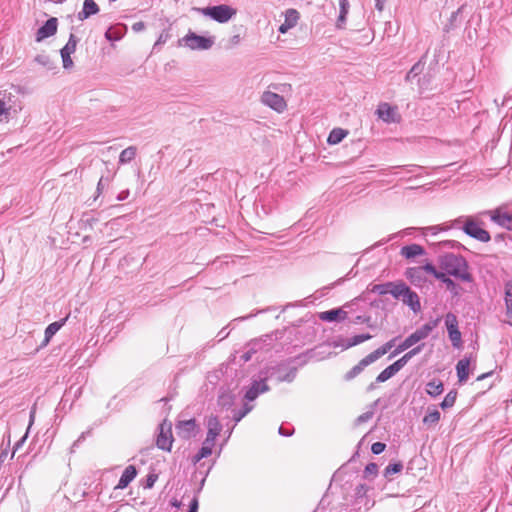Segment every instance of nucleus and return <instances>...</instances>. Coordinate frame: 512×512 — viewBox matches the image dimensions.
Instances as JSON below:
<instances>
[{
	"instance_id": "obj_5",
	"label": "nucleus",
	"mask_w": 512,
	"mask_h": 512,
	"mask_svg": "<svg viewBox=\"0 0 512 512\" xmlns=\"http://www.w3.org/2000/svg\"><path fill=\"white\" fill-rule=\"evenodd\" d=\"M215 43V37H205L189 31L179 40V45L191 50H209Z\"/></svg>"
},
{
	"instance_id": "obj_3",
	"label": "nucleus",
	"mask_w": 512,
	"mask_h": 512,
	"mask_svg": "<svg viewBox=\"0 0 512 512\" xmlns=\"http://www.w3.org/2000/svg\"><path fill=\"white\" fill-rule=\"evenodd\" d=\"M462 221H464L462 230L469 237L474 238L483 243H487L491 240L489 232L481 228L472 217H459L453 221L452 227H457L458 224H460Z\"/></svg>"
},
{
	"instance_id": "obj_34",
	"label": "nucleus",
	"mask_w": 512,
	"mask_h": 512,
	"mask_svg": "<svg viewBox=\"0 0 512 512\" xmlns=\"http://www.w3.org/2000/svg\"><path fill=\"white\" fill-rule=\"evenodd\" d=\"M395 341L396 338L391 339L381 347L371 352L370 355L373 357L375 361H377L380 357L384 356L394 346Z\"/></svg>"
},
{
	"instance_id": "obj_4",
	"label": "nucleus",
	"mask_w": 512,
	"mask_h": 512,
	"mask_svg": "<svg viewBox=\"0 0 512 512\" xmlns=\"http://www.w3.org/2000/svg\"><path fill=\"white\" fill-rule=\"evenodd\" d=\"M391 295L401 300L403 304L407 305L414 313H418L421 310V304L418 294L411 290V288L403 281L398 283V288L391 291Z\"/></svg>"
},
{
	"instance_id": "obj_28",
	"label": "nucleus",
	"mask_w": 512,
	"mask_h": 512,
	"mask_svg": "<svg viewBox=\"0 0 512 512\" xmlns=\"http://www.w3.org/2000/svg\"><path fill=\"white\" fill-rule=\"evenodd\" d=\"M125 32H126V26L119 24L115 27L109 28L105 32V38L108 41H118L124 36Z\"/></svg>"
},
{
	"instance_id": "obj_36",
	"label": "nucleus",
	"mask_w": 512,
	"mask_h": 512,
	"mask_svg": "<svg viewBox=\"0 0 512 512\" xmlns=\"http://www.w3.org/2000/svg\"><path fill=\"white\" fill-rule=\"evenodd\" d=\"M235 396L230 392H223L218 397V405L222 408L229 409L234 404Z\"/></svg>"
},
{
	"instance_id": "obj_1",
	"label": "nucleus",
	"mask_w": 512,
	"mask_h": 512,
	"mask_svg": "<svg viewBox=\"0 0 512 512\" xmlns=\"http://www.w3.org/2000/svg\"><path fill=\"white\" fill-rule=\"evenodd\" d=\"M438 262L440 268L448 275L464 282L472 281V275L468 271V262L463 256L453 253H446L439 257Z\"/></svg>"
},
{
	"instance_id": "obj_57",
	"label": "nucleus",
	"mask_w": 512,
	"mask_h": 512,
	"mask_svg": "<svg viewBox=\"0 0 512 512\" xmlns=\"http://www.w3.org/2000/svg\"><path fill=\"white\" fill-rule=\"evenodd\" d=\"M372 416H373L372 412H365V413L361 414L360 416H358V418L356 419V422L358 424L364 423V422L370 420L372 418Z\"/></svg>"
},
{
	"instance_id": "obj_16",
	"label": "nucleus",
	"mask_w": 512,
	"mask_h": 512,
	"mask_svg": "<svg viewBox=\"0 0 512 512\" xmlns=\"http://www.w3.org/2000/svg\"><path fill=\"white\" fill-rule=\"evenodd\" d=\"M375 360L373 357L368 354L363 359H361L358 364H356L354 367H352L345 375L344 380L345 381H351L354 378H356L359 374L362 373V371L369 366L370 364L374 363Z\"/></svg>"
},
{
	"instance_id": "obj_44",
	"label": "nucleus",
	"mask_w": 512,
	"mask_h": 512,
	"mask_svg": "<svg viewBox=\"0 0 512 512\" xmlns=\"http://www.w3.org/2000/svg\"><path fill=\"white\" fill-rule=\"evenodd\" d=\"M348 1L347 0H340V15L337 20V26L341 27V23H344L346 14L348 12Z\"/></svg>"
},
{
	"instance_id": "obj_43",
	"label": "nucleus",
	"mask_w": 512,
	"mask_h": 512,
	"mask_svg": "<svg viewBox=\"0 0 512 512\" xmlns=\"http://www.w3.org/2000/svg\"><path fill=\"white\" fill-rule=\"evenodd\" d=\"M296 374H297V368L292 367L284 374L279 373L277 380L279 382H292L295 379Z\"/></svg>"
},
{
	"instance_id": "obj_38",
	"label": "nucleus",
	"mask_w": 512,
	"mask_h": 512,
	"mask_svg": "<svg viewBox=\"0 0 512 512\" xmlns=\"http://www.w3.org/2000/svg\"><path fill=\"white\" fill-rule=\"evenodd\" d=\"M253 407V405L245 403L240 410L233 411V420L235 423L240 422L250 411H252Z\"/></svg>"
},
{
	"instance_id": "obj_9",
	"label": "nucleus",
	"mask_w": 512,
	"mask_h": 512,
	"mask_svg": "<svg viewBox=\"0 0 512 512\" xmlns=\"http://www.w3.org/2000/svg\"><path fill=\"white\" fill-rule=\"evenodd\" d=\"M77 43H78L77 37L74 34H70L68 42L60 50L64 69H70L73 67L74 63L71 59V54H73L75 52Z\"/></svg>"
},
{
	"instance_id": "obj_51",
	"label": "nucleus",
	"mask_w": 512,
	"mask_h": 512,
	"mask_svg": "<svg viewBox=\"0 0 512 512\" xmlns=\"http://www.w3.org/2000/svg\"><path fill=\"white\" fill-rule=\"evenodd\" d=\"M449 291H451L454 295L458 294V286L455 282L449 277V279L445 280L444 283Z\"/></svg>"
},
{
	"instance_id": "obj_39",
	"label": "nucleus",
	"mask_w": 512,
	"mask_h": 512,
	"mask_svg": "<svg viewBox=\"0 0 512 512\" xmlns=\"http://www.w3.org/2000/svg\"><path fill=\"white\" fill-rule=\"evenodd\" d=\"M456 397H457V392L455 390H451L444 397L443 401L440 404V407L443 410L451 408L455 404Z\"/></svg>"
},
{
	"instance_id": "obj_37",
	"label": "nucleus",
	"mask_w": 512,
	"mask_h": 512,
	"mask_svg": "<svg viewBox=\"0 0 512 512\" xmlns=\"http://www.w3.org/2000/svg\"><path fill=\"white\" fill-rule=\"evenodd\" d=\"M425 66V62L423 59H420L417 63H415L412 68L409 70V72L406 75V81H411L415 77H417L419 74L422 73Z\"/></svg>"
},
{
	"instance_id": "obj_41",
	"label": "nucleus",
	"mask_w": 512,
	"mask_h": 512,
	"mask_svg": "<svg viewBox=\"0 0 512 512\" xmlns=\"http://www.w3.org/2000/svg\"><path fill=\"white\" fill-rule=\"evenodd\" d=\"M406 276L412 282L420 281V280H422V276H423L422 268L420 266L408 268L406 271Z\"/></svg>"
},
{
	"instance_id": "obj_12",
	"label": "nucleus",
	"mask_w": 512,
	"mask_h": 512,
	"mask_svg": "<svg viewBox=\"0 0 512 512\" xmlns=\"http://www.w3.org/2000/svg\"><path fill=\"white\" fill-rule=\"evenodd\" d=\"M270 390L265 380H254L251 386L248 388L244 395V399L247 401H254L261 393H265Z\"/></svg>"
},
{
	"instance_id": "obj_8",
	"label": "nucleus",
	"mask_w": 512,
	"mask_h": 512,
	"mask_svg": "<svg viewBox=\"0 0 512 512\" xmlns=\"http://www.w3.org/2000/svg\"><path fill=\"white\" fill-rule=\"evenodd\" d=\"M261 101L263 104L277 112L284 111L287 106L283 96L272 91H265L261 96Z\"/></svg>"
},
{
	"instance_id": "obj_30",
	"label": "nucleus",
	"mask_w": 512,
	"mask_h": 512,
	"mask_svg": "<svg viewBox=\"0 0 512 512\" xmlns=\"http://www.w3.org/2000/svg\"><path fill=\"white\" fill-rule=\"evenodd\" d=\"M207 434L218 436L222 430V424L220 423L217 416L211 415L207 419Z\"/></svg>"
},
{
	"instance_id": "obj_32",
	"label": "nucleus",
	"mask_w": 512,
	"mask_h": 512,
	"mask_svg": "<svg viewBox=\"0 0 512 512\" xmlns=\"http://www.w3.org/2000/svg\"><path fill=\"white\" fill-rule=\"evenodd\" d=\"M426 392L431 397H437L443 392V383L440 380L429 381L426 385Z\"/></svg>"
},
{
	"instance_id": "obj_15",
	"label": "nucleus",
	"mask_w": 512,
	"mask_h": 512,
	"mask_svg": "<svg viewBox=\"0 0 512 512\" xmlns=\"http://www.w3.org/2000/svg\"><path fill=\"white\" fill-rule=\"evenodd\" d=\"M165 423L160 425V433L157 437L156 444L159 449L170 451L172 447L173 437L171 433V425H168L167 430H164Z\"/></svg>"
},
{
	"instance_id": "obj_45",
	"label": "nucleus",
	"mask_w": 512,
	"mask_h": 512,
	"mask_svg": "<svg viewBox=\"0 0 512 512\" xmlns=\"http://www.w3.org/2000/svg\"><path fill=\"white\" fill-rule=\"evenodd\" d=\"M212 454V450L209 447L202 446L198 453L193 457V463L196 464L203 458H206Z\"/></svg>"
},
{
	"instance_id": "obj_48",
	"label": "nucleus",
	"mask_w": 512,
	"mask_h": 512,
	"mask_svg": "<svg viewBox=\"0 0 512 512\" xmlns=\"http://www.w3.org/2000/svg\"><path fill=\"white\" fill-rule=\"evenodd\" d=\"M110 180H111L110 177L101 176V178L98 181L97 188H96L97 196H99L102 193V191L104 190V188L109 185Z\"/></svg>"
},
{
	"instance_id": "obj_31",
	"label": "nucleus",
	"mask_w": 512,
	"mask_h": 512,
	"mask_svg": "<svg viewBox=\"0 0 512 512\" xmlns=\"http://www.w3.org/2000/svg\"><path fill=\"white\" fill-rule=\"evenodd\" d=\"M347 134H348L347 130H344L342 128H334L330 132V134L327 138V142L331 145H336V144L340 143L346 137Z\"/></svg>"
},
{
	"instance_id": "obj_33",
	"label": "nucleus",
	"mask_w": 512,
	"mask_h": 512,
	"mask_svg": "<svg viewBox=\"0 0 512 512\" xmlns=\"http://www.w3.org/2000/svg\"><path fill=\"white\" fill-rule=\"evenodd\" d=\"M137 153V148L135 146H129L126 149H124L119 156V163L120 164H127L130 161H132Z\"/></svg>"
},
{
	"instance_id": "obj_40",
	"label": "nucleus",
	"mask_w": 512,
	"mask_h": 512,
	"mask_svg": "<svg viewBox=\"0 0 512 512\" xmlns=\"http://www.w3.org/2000/svg\"><path fill=\"white\" fill-rule=\"evenodd\" d=\"M403 469V465L401 462L391 463L384 470V477L390 479V477L394 474L401 472Z\"/></svg>"
},
{
	"instance_id": "obj_2",
	"label": "nucleus",
	"mask_w": 512,
	"mask_h": 512,
	"mask_svg": "<svg viewBox=\"0 0 512 512\" xmlns=\"http://www.w3.org/2000/svg\"><path fill=\"white\" fill-rule=\"evenodd\" d=\"M437 321H432L424 324L420 328L416 329L412 334H410L402 343H400L397 348L389 355V358H393L401 352L409 349L414 346L416 343L426 339L433 329L436 327Z\"/></svg>"
},
{
	"instance_id": "obj_14",
	"label": "nucleus",
	"mask_w": 512,
	"mask_h": 512,
	"mask_svg": "<svg viewBox=\"0 0 512 512\" xmlns=\"http://www.w3.org/2000/svg\"><path fill=\"white\" fill-rule=\"evenodd\" d=\"M196 429V421L194 419L179 421L176 424L175 430L179 437L183 439H190Z\"/></svg>"
},
{
	"instance_id": "obj_27",
	"label": "nucleus",
	"mask_w": 512,
	"mask_h": 512,
	"mask_svg": "<svg viewBox=\"0 0 512 512\" xmlns=\"http://www.w3.org/2000/svg\"><path fill=\"white\" fill-rule=\"evenodd\" d=\"M398 283H400V281L375 284L372 286L371 292L377 293L379 295H391V291L396 290L398 288Z\"/></svg>"
},
{
	"instance_id": "obj_13",
	"label": "nucleus",
	"mask_w": 512,
	"mask_h": 512,
	"mask_svg": "<svg viewBox=\"0 0 512 512\" xmlns=\"http://www.w3.org/2000/svg\"><path fill=\"white\" fill-rule=\"evenodd\" d=\"M284 17V22L278 28V31L281 34L287 33L290 29L297 25L300 14L296 9L290 8L285 11Z\"/></svg>"
},
{
	"instance_id": "obj_35",
	"label": "nucleus",
	"mask_w": 512,
	"mask_h": 512,
	"mask_svg": "<svg viewBox=\"0 0 512 512\" xmlns=\"http://www.w3.org/2000/svg\"><path fill=\"white\" fill-rule=\"evenodd\" d=\"M424 347V344H420L410 351H408L406 354H404L400 359L397 360L398 363H401L400 366L403 368L414 356L419 354Z\"/></svg>"
},
{
	"instance_id": "obj_64",
	"label": "nucleus",
	"mask_w": 512,
	"mask_h": 512,
	"mask_svg": "<svg viewBox=\"0 0 512 512\" xmlns=\"http://www.w3.org/2000/svg\"><path fill=\"white\" fill-rule=\"evenodd\" d=\"M387 2V0H375V8L378 10V11H383L384 9V4Z\"/></svg>"
},
{
	"instance_id": "obj_21",
	"label": "nucleus",
	"mask_w": 512,
	"mask_h": 512,
	"mask_svg": "<svg viewBox=\"0 0 512 512\" xmlns=\"http://www.w3.org/2000/svg\"><path fill=\"white\" fill-rule=\"evenodd\" d=\"M401 363H398L395 361L393 364L389 365L387 368H385L377 377H376V383H383L390 378H392L396 373H398L402 367L400 366Z\"/></svg>"
},
{
	"instance_id": "obj_59",
	"label": "nucleus",
	"mask_w": 512,
	"mask_h": 512,
	"mask_svg": "<svg viewBox=\"0 0 512 512\" xmlns=\"http://www.w3.org/2000/svg\"><path fill=\"white\" fill-rule=\"evenodd\" d=\"M168 37H169V34L168 33H161L160 36L158 37L154 47L160 45V44H164L166 43V41L168 40Z\"/></svg>"
},
{
	"instance_id": "obj_10",
	"label": "nucleus",
	"mask_w": 512,
	"mask_h": 512,
	"mask_svg": "<svg viewBox=\"0 0 512 512\" xmlns=\"http://www.w3.org/2000/svg\"><path fill=\"white\" fill-rule=\"evenodd\" d=\"M485 213L490 216L492 222L507 230H512V213L504 212L502 208H497Z\"/></svg>"
},
{
	"instance_id": "obj_53",
	"label": "nucleus",
	"mask_w": 512,
	"mask_h": 512,
	"mask_svg": "<svg viewBox=\"0 0 512 512\" xmlns=\"http://www.w3.org/2000/svg\"><path fill=\"white\" fill-rule=\"evenodd\" d=\"M158 479V476L156 474H148L147 475V478H146V485H145V488H152L155 484V482L157 481Z\"/></svg>"
},
{
	"instance_id": "obj_23",
	"label": "nucleus",
	"mask_w": 512,
	"mask_h": 512,
	"mask_svg": "<svg viewBox=\"0 0 512 512\" xmlns=\"http://www.w3.org/2000/svg\"><path fill=\"white\" fill-rule=\"evenodd\" d=\"M425 254L424 248L419 244H410L401 248V255L407 259Z\"/></svg>"
},
{
	"instance_id": "obj_20",
	"label": "nucleus",
	"mask_w": 512,
	"mask_h": 512,
	"mask_svg": "<svg viewBox=\"0 0 512 512\" xmlns=\"http://www.w3.org/2000/svg\"><path fill=\"white\" fill-rule=\"evenodd\" d=\"M136 476H137V470H136L135 466H133V465L127 466L125 468V470L123 471L116 488L117 489L126 488L133 481V479Z\"/></svg>"
},
{
	"instance_id": "obj_56",
	"label": "nucleus",
	"mask_w": 512,
	"mask_h": 512,
	"mask_svg": "<svg viewBox=\"0 0 512 512\" xmlns=\"http://www.w3.org/2000/svg\"><path fill=\"white\" fill-rule=\"evenodd\" d=\"M455 244H456L455 241L446 240V241H440L438 243H433L432 245L435 247H440V248H451Z\"/></svg>"
},
{
	"instance_id": "obj_50",
	"label": "nucleus",
	"mask_w": 512,
	"mask_h": 512,
	"mask_svg": "<svg viewBox=\"0 0 512 512\" xmlns=\"http://www.w3.org/2000/svg\"><path fill=\"white\" fill-rule=\"evenodd\" d=\"M386 448V444L382 442H375L371 446V451L375 455L381 454Z\"/></svg>"
},
{
	"instance_id": "obj_62",
	"label": "nucleus",
	"mask_w": 512,
	"mask_h": 512,
	"mask_svg": "<svg viewBox=\"0 0 512 512\" xmlns=\"http://www.w3.org/2000/svg\"><path fill=\"white\" fill-rule=\"evenodd\" d=\"M88 432H83L76 441H74V443L72 444V447H71V452L74 451V448L77 447L83 440H85V437H86V434Z\"/></svg>"
},
{
	"instance_id": "obj_26",
	"label": "nucleus",
	"mask_w": 512,
	"mask_h": 512,
	"mask_svg": "<svg viewBox=\"0 0 512 512\" xmlns=\"http://www.w3.org/2000/svg\"><path fill=\"white\" fill-rule=\"evenodd\" d=\"M505 308H506V315L510 319L508 321V324L512 326V281H508L505 284Z\"/></svg>"
},
{
	"instance_id": "obj_24",
	"label": "nucleus",
	"mask_w": 512,
	"mask_h": 512,
	"mask_svg": "<svg viewBox=\"0 0 512 512\" xmlns=\"http://www.w3.org/2000/svg\"><path fill=\"white\" fill-rule=\"evenodd\" d=\"M470 360L463 358L456 364L457 377L460 383L466 382L469 377Z\"/></svg>"
},
{
	"instance_id": "obj_42",
	"label": "nucleus",
	"mask_w": 512,
	"mask_h": 512,
	"mask_svg": "<svg viewBox=\"0 0 512 512\" xmlns=\"http://www.w3.org/2000/svg\"><path fill=\"white\" fill-rule=\"evenodd\" d=\"M440 412L437 409L429 411L423 418V423L427 425H433L438 423L440 420Z\"/></svg>"
},
{
	"instance_id": "obj_22",
	"label": "nucleus",
	"mask_w": 512,
	"mask_h": 512,
	"mask_svg": "<svg viewBox=\"0 0 512 512\" xmlns=\"http://www.w3.org/2000/svg\"><path fill=\"white\" fill-rule=\"evenodd\" d=\"M464 11L465 6L462 5L451 14L448 23L444 27L445 32H450L451 30H454L455 28L459 27V25L462 22L461 16L464 13Z\"/></svg>"
},
{
	"instance_id": "obj_54",
	"label": "nucleus",
	"mask_w": 512,
	"mask_h": 512,
	"mask_svg": "<svg viewBox=\"0 0 512 512\" xmlns=\"http://www.w3.org/2000/svg\"><path fill=\"white\" fill-rule=\"evenodd\" d=\"M215 440H216V436L207 434L206 439L204 440L202 446L209 447L212 450V448L214 447V444H215Z\"/></svg>"
},
{
	"instance_id": "obj_63",
	"label": "nucleus",
	"mask_w": 512,
	"mask_h": 512,
	"mask_svg": "<svg viewBox=\"0 0 512 512\" xmlns=\"http://www.w3.org/2000/svg\"><path fill=\"white\" fill-rule=\"evenodd\" d=\"M129 194H130V192H129V190H128V189L123 190V191H121V192L117 195L116 199H117L118 201H124V200H126V199L129 197Z\"/></svg>"
},
{
	"instance_id": "obj_11",
	"label": "nucleus",
	"mask_w": 512,
	"mask_h": 512,
	"mask_svg": "<svg viewBox=\"0 0 512 512\" xmlns=\"http://www.w3.org/2000/svg\"><path fill=\"white\" fill-rule=\"evenodd\" d=\"M58 20L55 17L49 18L36 33V41L41 42L44 39L53 36L57 32Z\"/></svg>"
},
{
	"instance_id": "obj_6",
	"label": "nucleus",
	"mask_w": 512,
	"mask_h": 512,
	"mask_svg": "<svg viewBox=\"0 0 512 512\" xmlns=\"http://www.w3.org/2000/svg\"><path fill=\"white\" fill-rule=\"evenodd\" d=\"M200 11L203 15L209 16L211 19L219 23L228 22L236 14L235 9L225 4L208 6L200 9Z\"/></svg>"
},
{
	"instance_id": "obj_49",
	"label": "nucleus",
	"mask_w": 512,
	"mask_h": 512,
	"mask_svg": "<svg viewBox=\"0 0 512 512\" xmlns=\"http://www.w3.org/2000/svg\"><path fill=\"white\" fill-rule=\"evenodd\" d=\"M35 62H37L38 64L42 65V66H45L47 68H51L50 64H51V60L49 58L48 55H45V54H39L35 57Z\"/></svg>"
},
{
	"instance_id": "obj_60",
	"label": "nucleus",
	"mask_w": 512,
	"mask_h": 512,
	"mask_svg": "<svg viewBox=\"0 0 512 512\" xmlns=\"http://www.w3.org/2000/svg\"><path fill=\"white\" fill-rule=\"evenodd\" d=\"M145 29V24L142 21L136 22L132 25V30L134 32H141Z\"/></svg>"
},
{
	"instance_id": "obj_7",
	"label": "nucleus",
	"mask_w": 512,
	"mask_h": 512,
	"mask_svg": "<svg viewBox=\"0 0 512 512\" xmlns=\"http://www.w3.org/2000/svg\"><path fill=\"white\" fill-rule=\"evenodd\" d=\"M445 324L453 347L459 348L461 346L462 339L461 332L458 329L457 317L452 313H448L445 317Z\"/></svg>"
},
{
	"instance_id": "obj_19",
	"label": "nucleus",
	"mask_w": 512,
	"mask_h": 512,
	"mask_svg": "<svg viewBox=\"0 0 512 512\" xmlns=\"http://www.w3.org/2000/svg\"><path fill=\"white\" fill-rule=\"evenodd\" d=\"M99 12V6L94 0H84L82 10L77 14L80 21H84Z\"/></svg>"
},
{
	"instance_id": "obj_46",
	"label": "nucleus",
	"mask_w": 512,
	"mask_h": 512,
	"mask_svg": "<svg viewBox=\"0 0 512 512\" xmlns=\"http://www.w3.org/2000/svg\"><path fill=\"white\" fill-rule=\"evenodd\" d=\"M378 473V465L374 462L368 463L364 469V477H375Z\"/></svg>"
},
{
	"instance_id": "obj_52",
	"label": "nucleus",
	"mask_w": 512,
	"mask_h": 512,
	"mask_svg": "<svg viewBox=\"0 0 512 512\" xmlns=\"http://www.w3.org/2000/svg\"><path fill=\"white\" fill-rule=\"evenodd\" d=\"M255 345L256 343H254L253 346L248 351L244 352L241 355V360L243 362H248L249 360H251L252 355L256 352V349L254 348Z\"/></svg>"
},
{
	"instance_id": "obj_61",
	"label": "nucleus",
	"mask_w": 512,
	"mask_h": 512,
	"mask_svg": "<svg viewBox=\"0 0 512 512\" xmlns=\"http://www.w3.org/2000/svg\"><path fill=\"white\" fill-rule=\"evenodd\" d=\"M448 274L444 271H438L436 272V275H434V277L438 280H440L441 282L445 283V280L446 279H449V277L447 276Z\"/></svg>"
},
{
	"instance_id": "obj_47",
	"label": "nucleus",
	"mask_w": 512,
	"mask_h": 512,
	"mask_svg": "<svg viewBox=\"0 0 512 512\" xmlns=\"http://www.w3.org/2000/svg\"><path fill=\"white\" fill-rule=\"evenodd\" d=\"M34 419H35V409H32L30 411V415H29V426L27 428V431H26L25 435L16 443L15 448H18L20 445H22L25 442V440L28 436V433H29V429L34 422Z\"/></svg>"
},
{
	"instance_id": "obj_29",
	"label": "nucleus",
	"mask_w": 512,
	"mask_h": 512,
	"mask_svg": "<svg viewBox=\"0 0 512 512\" xmlns=\"http://www.w3.org/2000/svg\"><path fill=\"white\" fill-rule=\"evenodd\" d=\"M371 338L372 335H370L369 333L355 335L347 340H343L341 346L343 349H348L358 344H361L367 340H370Z\"/></svg>"
},
{
	"instance_id": "obj_17",
	"label": "nucleus",
	"mask_w": 512,
	"mask_h": 512,
	"mask_svg": "<svg viewBox=\"0 0 512 512\" xmlns=\"http://www.w3.org/2000/svg\"><path fill=\"white\" fill-rule=\"evenodd\" d=\"M378 117L386 123L397 122L398 114L396 109L390 106L388 103H382L378 106L376 111Z\"/></svg>"
},
{
	"instance_id": "obj_58",
	"label": "nucleus",
	"mask_w": 512,
	"mask_h": 512,
	"mask_svg": "<svg viewBox=\"0 0 512 512\" xmlns=\"http://www.w3.org/2000/svg\"><path fill=\"white\" fill-rule=\"evenodd\" d=\"M198 507H199L198 499L196 497H194L189 504L188 512H197Z\"/></svg>"
},
{
	"instance_id": "obj_25",
	"label": "nucleus",
	"mask_w": 512,
	"mask_h": 512,
	"mask_svg": "<svg viewBox=\"0 0 512 512\" xmlns=\"http://www.w3.org/2000/svg\"><path fill=\"white\" fill-rule=\"evenodd\" d=\"M67 318L61 319L59 321H55L47 326L45 329V337L42 343V346H45L49 343L51 338L61 329V327L65 324Z\"/></svg>"
},
{
	"instance_id": "obj_55",
	"label": "nucleus",
	"mask_w": 512,
	"mask_h": 512,
	"mask_svg": "<svg viewBox=\"0 0 512 512\" xmlns=\"http://www.w3.org/2000/svg\"><path fill=\"white\" fill-rule=\"evenodd\" d=\"M422 268V272H427L431 275H436L437 269L436 267L431 263H426L423 266H420Z\"/></svg>"
},
{
	"instance_id": "obj_18",
	"label": "nucleus",
	"mask_w": 512,
	"mask_h": 512,
	"mask_svg": "<svg viewBox=\"0 0 512 512\" xmlns=\"http://www.w3.org/2000/svg\"><path fill=\"white\" fill-rule=\"evenodd\" d=\"M347 316L348 313L342 308L331 309L318 314V318L325 322L343 321Z\"/></svg>"
}]
</instances>
